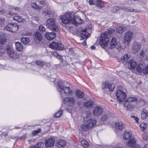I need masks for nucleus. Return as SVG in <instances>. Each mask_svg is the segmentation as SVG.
<instances>
[{
  "label": "nucleus",
  "instance_id": "f257e3e1",
  "mask_svg": "<svg viewBox=\"0 0 148 148\" xmlns=\"http://www.w3.org/2000/svg\"><path fill=\"white\" fill-rule=\"evenodd\" d=\"M58 88L62 97L72 95L73 91L69 86V83L66 81H59L57 82Z\"/></svg>",
  "mask_w": 148,
  "mask_h": 148
},
{
  "label": "nucleus",
  "instance_id": "f03ea898",
  "mask_svg": "<svg viewBox=\"0 0 148 148\" xmlns=\"http://www.w3.org/2000/svg\"><path fill=\"white\" fill-rule=\"evenodd\" d=\"M114 31V30L112 29H108L104 33L101 34L99 44L102 48H104L106 47L109 42L108 36L111 35Z\"/></svg>",
  "mask_w": 148,
  "mask_h": 148
},
{
  "label": "nucleus",
  "instance_id": "7ed1b4c3",
  "mask_svg": "<svg viewBox=\"0 0 148 148\" xmlns=\"http://www.w3.org/2000/svg\"><path fill=\"white\" fill-rule=\"evenodd\" d=\"M137 100V98L135 97H129L125 101L124 105L127 108L128 110H131L135 107Z\"/></svg>",
  "mask_w": 148,
  "mask_h": 148
},
{
  "label": "nucleus",
  "instance_id": "20e7f679",
  "mask_svg": "<svg viewBox=\"0 0 148 148\" xmlns=\"http://www.w3.org/2000/svg\"><path fill=\"white\" fill-rule=\"evenodd\" d=\"M46 26L51 30L56 32L58 30V27L56 25L54 18H48L47 21Z\"/></svg>",
  "mask_w": 148,
  "mask_h": 148
},
{
  "label": "nucleus",
  "instance_id": "39448f33",
  "mask_svg": "<svg viewBox=\"0 0 148 148\" xmlns=\"http://www.w3.org/2000/svg\"><path fill=\"white\" fill-rule=\"evenodd\" d=\"M115 86L113 84H110L108 82H103L102 85V88L104 90L105 93L108 92H112L114 90Z\"/></svg>",
  "mask_w": 148,
  "mask_h": 148
},
{
  "label": "nucleus",
  "instance_id": "423d86ee",
  "mask_svg": "<svg viewBox=\"0 0 148 148\" xmlns=\"http://www.w3.org/2000/svg\"><path fill=\"white\" fill-rule=\"evenodd\" d=\"M72 17L70 13H67L61 16V19L63 23L66 24L69 23H72Z\"/></svg>",
  "mask_w": 148,
  "mask_h": 148
},
{
  "label": "nucleus",
  "instance_id": "0eeeda50",
  "mask_svg": "<svg viewBox=\"0 0 148 148\" xmlns=\"http://www.w3.org/2000/svg\"><path fill=\"white\" fill-rule=\"evenodd\" d=\"M116 95L118 101L120 102L124 101L126 97V93L123 91L119 90L116 93Z\"/></svg>",
  "mask_w": 148,
  "mask_h": 148
},
{
  "label": "nucleus",
  "instance_id": "6e6552de",
  "mask_svg": "<svg viewBox=\"0 0 148 148\" xmlns=\"http://www.w3.org/2000/svg\"><path fill=\"white\" fill-rule=\"evenodd\" d=\"M117 39L116 37H114L112 38L110 42V48L112 49L115 47L117 50H120L121 47V45L120 42L117 41Z\"/></svg>",
  "mask_w": 148,
  "mask_h": 148
},
{
  "label": "nucleus",
  "instance_id": "1a4fd4ad",
  "mask_svg": "<svg viewBox=\"0 0 148 148\" xmlns=\"http://www.w3.org/2000/svg\"><path fill=\"white\" fill-rule=\"evenodd\" d=\"M6 50L8 56L11 59H15L19 58V54L16 52L12 50L9 46L7 47Z\"/></svg>",
  "mask_w": 148,
  "mask_h": 148
},
{
  "label": "nucleus",
  "instance_id": "9d476101",
  "mask_svg": "<svg viewBox=\"0 0 148 148\" xmlns=\"http://www.w3.org/2000/svg\"><path fill=\"white\" fill-rule=\"evenodd\" d=\"M133 36V33L131 31L126 32L123 37V41L125 44H128L131 40Z\"/></svg>",
  "mask_w": 148,
  "mask_h": 148
},
{
  "label": "nucleus",
  "instance_id": "9b49d317",
  "mask_svg": "<svg viewBox=\"0 0 148 148\" xmlns=\"http://www.w3.org/2000/svg\"><path fill=\"white\" fill-rule=\"evenodd\" d=\"M141 45L138 42H134L133 44L132 49V53L134 54L136 53L139 51L141 47Z\"/></svg>",
  "mask_w": 148,
  "mask_h": 148
},
{
  "label": "nucleus",
  "instance_id": "f8f14e48",
  "mask_svg": "<svg viewBox=\"0 0 148 148\" xmlns=\"http://www.w3.org/2000/svg\"><path fill=\"white\" fill-rule=\"evenodd\" d=\"M49 47L52 49H56L59 50H63L64 48V45L62 43H59L53 42L49 45Z\"/></svg>",
  "mask_w": 148,
  "mask_h": 148
},
{
  "label": "nucleus",
  "instance_id": "ddd939ff",
  "mask_svg": "<svg viewBox=\"0 0 148 148\" xmlns=\"http://www.w3.org/2000/svg\"><path fill=\"white\" fill-rule=\"evenodd\" d=\"M55 139L53 137H49L45 140V144L47 147L53 146L54 144Z\"/></svg>",
  "mask_w": 148,
  "mask_h": 148
},
{
  "label": "nucleus",
  "instance_id": "4468645a",
  "mask_svg": "<svg viewBox=\"0 0 148 148\" xmlns=\"http://www.w3.org/2000/svg\"><path fill=\"white\" fill-rule=\"evenodd\" d=\"M83 22V20L78 16L75 15L72 17V24H74L75 26H77L78 24H81Z\"/></svg>",
  "mask_w": 148,
  "mask_h": 148
},
{
  "label": "nucleus",
  "instance_id": "2eb2a0df",
  "mask_svg": "<svg viewBox=\"0 0 148 148\" xmlns=\"http://www.w3.org/2000/svg\"><path fill=\"white\" fill-rule=\"evenodd\" d=\"M103 110L101 107L97 106L94 108L93 111V115L95 116H99L101 114Z\"/></svg>",
  "mask_w": 148,
  "mask_h": 148
},
{
  "label": "nucleus",
  "instance_id": "dca6fc26",
  "mask_svg": "<svg viewBox=\"0 0 148 148\" xmlns=\"http://www.w3.org/2000/svg\"><path fill=\"white\" fill-rule=\"evenodd\" d=\"M76 99L73 97H66L64 99V104L68 103L70 106H72L75 102Z\"/></svg>",
  "mask_w": 148,
  "mask_h": 148
},
{
  "label": "nucleus",
  "instance_id": "f3484780",
  "mask_svg": "<svg viewBox=\"0 0 148 148\" xmlns=\"http://www.w3.org/2000/svg\"><path fill=\"white\" fill-rule=\"evenodd\" d=\"M55 145L57 148H62L66 146V142L63 140H59L56 143Z\"/></svg>",
  "mask_w": 148,
  "mask_h": 148
},
{
  "label": "nucleus",
  "instance_id": "a211bd4d",
  "mask_svg": "<svg viewBox=\"0 0 148 148\" xmlns=\"http://www.w3.org/2000/svg\"><path fill=\"white\" fill-rule=\"evenodd\" d=\"M46 38L48 40H52L56 36V33L54 32H47L45 34Z\"/></svg>",
  "mask_w": 148,
  "mask_h": 148
},
{
  "label": "nucleus",
  "instance_id": "6ab92c4d",
  "mask_svg": "<svg viewBox=\"0 0 148 148\" xmlns=\"http://www.w3.org/2000/svg\"><path fill=\"white\" fill-rule=\"evenodd\" d=\"M115 128L116 129L121 130L125 127V125L121 121H118L115 124Z\"/></svg>",
  "mask_w": 148,
  "mask_h": 148
},
{
  "label": "nucleus",
  "instance_id": "aec40b11",
  "mask_svg": "<svg viewBox=\"0 0 148 148\" xmlns=\"http://www.w3.org/2000/svg\"><path fill=\"white\" fill-rule=\"evenodd\" d=\"M86 122L90 128L94 126L96 124V121L94 118H91L87 120Z\"/></svg>",
  "mask_w": 148,
  "mask_h": 148
},
{
  "label": "nucleus",
  "instance_id": "412c9836",
  "mask_svg": "<svg viewBox=\"0 0 148 148\" xmlns=\"http://www.w3.org/2000/svg\"><path fill=\"white\" fill-rule=\"evenodd\" d=\"M35 64L38 66L42 67L47 66V63L45 61L41 60H36L35 62Z\"/></svg>",
  "mask_w": 148,
  "mask_h": 148
},
{
  "label": "nucleus",
  "instance_id": "4be33fe9",
  "mask_svg": "<svg viewBox=\"0 0 148 148\" xmlns=\"http://www.w3.org/2000/svg\"><path fill=\"white\" fill-rule=\"evenodd\" d=\"M148 116V110L146 108H143L141 114V118L142 119H145Z\"/></svg>",
  "mask_w": 148,
  "mask_h": 148
},
{
  "label": "nucleus",
  "instance_id": "5701e85b",
  "mask_svg": "<svg viewBox=\"0 0 148 148\" xmlns=\"http://www.w3.org/2000/svg\"><path fill=\"white\" fill-rule=\"evenodd\" d=\"M16 49L18 51H21L23 49V47L22 43L19 42H17L15 43Z\"/></svg>",
  "mask_w": 148,
  "mask_h": 148
},
{
  "label": "nucleus",
  "instance_id": "b1692460",
  "mask_svg": "<svg viewBox=\"0 0 148 148\" xmlns=\"http://www.w3.org/2000/svg\"><path fill=\"white\" fill-rule=\"evenodd\" d=\"M132 136V133L129 132L125 131L123 134V139L126 140L129 139Z\"/></svg>",
  "mask_w": 148,
  "mask_h": 148
},
{
  "label": "nucleus",
  "instance_id": "393cba45",
  "mask_svg": "<svg viewBox=\"0 0 148 148\" xmlns=\"http://www.w3.org/2000/svg\"><path fill=\"white\" fill-rule=\"evenodd\" d=\"M132 60L131 59L129 60H128V62H127V63H126L127 65L130 64V66L131 69H134L136 65V62L135 61H132Z\"/></svg>",
  "mask_w": 148,
  "mask_h": 148
},
{
  "label": "nucleus",
  "instance_id": "a878e982",
  "mask_svg": "<svg viewBox=\"0 0 148 148\" xmlns=\"http://www.w3.org/2000/svg\"><path fill=\"white\" fill-rule=\"evenodd\" d=\"M82 131L86 132L88 130L91 128L88 125L86 122L82 125L81 127Z\"/></svg>",
  "mask_w": 148,
  "mask_h": 148
},
{
  "label": "nucleus",
  "instance_id": "bb28decb",
  "mask_svg": "<svg viewBox=\"0 0 148 148\" xmlns=\"http://www.w3.org/2000/svg\"><path fill=\"white\" fill-rule=\"evenodd\" d=\"M136 140L135 139L132 138L131 139L129 140L127 143V145L129 147H132L136 144Z\"/></svg>",
  "mask_w": 148,
  "mask_h": 148
},
{
  "label": "nucleus",
  "instance_id": "cd10ccee",
  "mask_svg": "<svg viewBox=\"0 0 148 148\" xmlns=\"http://www.w3.org/2000/svg\"><path fill=\"white\" fill-rule=\"evenodd\" d=\"M34 35V38L38 40L39 41H40L42 40V36L41 33L38 31L35 32Z\"/></svg>",
  "mask_w": 148,
  "mask_h": 148
},
{
  "label": "nucleus",
  "instance_id": "c85d7f7f",
  "mask_svg": "<svg viewBox=\"0 0 148 148\" xmlns=\"http://www.w3.org/2000/svg\"><path fill=\"white\" fill-rule=\"evenodd\" d=\"M75 94L77 97L79 98H82L84 95L83 92L79 90H77L75 91Z\"/></svg>",
  "mask_w": 148,
  "mask_h": 148
},
{
  "label": "nucleus",
  "instance_id": "c756f323",
  "mask_svg": "<svg viewBox=\"0 0 148 148\" xmlns=\"http://www.w3.org/2000/svg\"><path fill=\"white\" fill-rule=\"evenodd\" d=\"M13 20L18 22H23L24 20L23 18L20 16H15L13 17Z\"/></svg>",
  "mask_w": 148,
  "mask_h": 148
},
{
  "label": "nucleus",
  "instance_id": "7c9ffc66",
  "mask_svg": "<svg viewBox=\"0 0 148 148\" xmlns=\"http://www.w3.org/2000/svg\"><path fill=\"white\" fill-rule=\"evenodd\" d=\"M79 35L81 38V40H82L83 39H87L90 36V34L88 32H82Z\"/></svg>",
  "mask_w": 148,
  "mask_h": 148
},
{
  "label": "nucleus",
  "instance_id": "2f4dec72",
  "mask_svg": "<svg viewBox=\"0 0 148 148\" xmlns=\"http://www.w3.org/2000/svg\"><path fill=\"white\" fill-rule=\"evenodd\" d=\"M18 25L17 24H12V26H11V32H15L18 30Z\"/></svg>",
  "mask_w": 148,
  "mask_h": 148
},
{
  "label": "nucleus",
  "instance_id": "473e14b6",
  "mask_svg": "<svg viewBox=\"0 0 148 148\" xmlns=\"http://www.w3.org/2000/svg\"><path fill=\"white\" fill-rule=\"evenodd\" d=\"M144 66L142 64H139L136 67L137 71L139 73H141L143 72V70Z\"/></svg>",
  "mask_w": 148,
  "mask_h": 148
},
{
  "label": "nucleus",
  "instance_id": "72a5a7b5",
  "mask_svg": "<svg viewBox=\"0 0 148 148\" xmlns=\"http://www.w3.org/2000/svg\"><path fill=\"white\" fill-rule=\"evenodd\" d=\"M94 105V103L91 100H89L85 102L84 103L85 106L87 108L92 107Z\"/></svg>",
  "mask_w": 148,
  "mask_h": 148
},
{
  "label": "nucleus",
  "instance_id": "f704fd0d",
  "mask_svg": "<svg viewBox=\"0 0 148 148\" xmlns=\"http://www.w3.org/2000/svg\"><path fill=\"white\" fill-rule=\"evenodd\" d=\"M44 146L42 142H38L34 146H32L30 148H42Z\"/></svg>",
  "mask_w": 148,
  "mask_h": 148
},
{
  "label": "nucleus",
  "instance_id": "c9c22d12",
  "mask_svg": "<svg viewBox=\"0 0 148 148\" xmlns=\"http://www.w3.org/2000/svg\"><path fill=\"white\" fill-rule=\"evenodd\" d=\"M21 41L24 44L27 45L29 42L30 39L28 37H22Z\"/></svg>",
  "mask_w": 148,
  "mask_h": 148
},
{
  "label": "nucleus",
  "instance_id": "e433bc0d",
  "mask_svg": "<svg viewBox=\"0 0 148 148\" xmlns=\"http://www.w3.org/2000/svg\"><path fill=\"white\" fill-rule=\"evenodd\" d=\"M126 6H120L119 7H115L114 9V10H115V12H116L118 10H121L123 11H126ZM115 12V11H114Z\"/></svg>",
  "mask_w": 148,
  "mask_h": 148
},
{
  "label": "nucleus",
  "instance_id": "4c0bfd02",
  "mask_svg": "<svg viewBox=\"0 0 148 148\" xmlns=\"http://www.w3.org/2000/svg\"><path fill=\"white\" fill-rule=\"evenodd\" d=\"M115 30L117 33L122 34L124 31V27H117L116 28Z\"/></svg>",
  "mask_w": 148,
  "mask_h": 148
},
{
  "label": "nucleus",
  "instance_id": "58836bf2",
  "mask_svg": "<svg viewBox=\"0 0 148 148\" xmlns=\"http://www.w3.org/2000/svg\"><path fill=\"white\" fill-rule=\"evenodd\" d=\"M82 146L84 147H87L89 146L88 143L84 140H82L81 141Z\"/></svg>",
  "mask_w": 148,
  "mask_h": 148
},
{
  "label": "nucleus",
  "instance_id": "ea45409f",
  "mask_svg": "<svg viewBox=\"0 0 148 148\" xmlns=\"http://www.w3.org/2000/svg\"><path fill=\"white\" fill-rule=\"evenodd\" d=\"M95 4L97 6L101 8H102L104 5L103 2L100 0L97 1L95 3Z\"/></svg>",
  "mask_w": 148,
  "mask_h": 148
},
{
  "label": "nucleus",
  "instance_id": "a19ab883",
  "mask_svg": "<svg viewBox=\"0 0 148 148\" xmlns=\"http://www.w3.org/2000/svg\"><path fill=\"white\" fill-rule=\"evenodd\" d=\"M42 14L45 16H48L50 17H51V12L49 10H43V12H42Z\"/></svg>",
  "mask_w": 148,
  "mask_h": 148
},
{
  "label": "nucleus",
  "instance_id": "79ce46f5",
  "mask_svg": "<svg viewBox=\"0 0 148 148\" xmlns=\"http://www.w3.org/2000/svg\"><path fill=\"white\" fill-rule=\"evenodd\" d=\"M11 26H12V23L8 24L4 28V30H7L11 32Z\"/></svg>",
  "mask_w": 148,
  "mask_h": 148
},
{
  "label": "nucleus",
  "instance_id": "37998d69",
  "mask_svg": "<svg viewBox=\"0 0 148 148\" xmlns=\"http://www.w3.org/2000/svg\"><path fill=\"white\" fill-rule=\"evenodd\" d=\"M63 112V110H60L55 113V116L57 118L59 117L60 116Z\"/></svg>",
  "mask_w": 148,
  "mask_h": 148
},
{
  "label": "nucleus",
  "instance_id": "c03bdc74",
  "mask_svg": "<svg viewBox=\"0 0 148 148\" xmlns=\"http://www.w3.org/2000/svg\"><path fill=\"white\" fill-rule=\"evenodd\" d=\"M31 6L33 8L36 10L40 9L41 8V6L38 5L36 3H32Z\"/></svg>",
  "mask_w": 148,
  "mask_h": 148
},
{
  "label": "nucleus",
  "instance_id": "a18cd8bd",
  "mask_svg": "<svg viewBox=\"0 0 148 148\" xmlns=\"http://www.w3.org/2000/svg\"><path fill=\"white\" fill-rule=\"evenodd\" d=\"M147 125L144 123H142L140 125V127L141 130L145 131L146 129Z\"/></svg>",
  "mask_w": 148,
  "mask_h": 148
},
{
  "label": "nucleus",
  "instance_id": "49530a36",
  "mask_svg": "<svg viewBox=\"0 0 148 148\" xmlns=\"http://www.w3.org/2000/svg\"><path fill=\"white\" fill-rule=\"evenodd\" d=\"M38 30L41 32H45L46 31L45 27L42 25H40L38 28Z\"/></svg>",
  "mask_w": 148,
  "mask_h": 148
},
{
  "label": "nucleus",
  "instance_id": "de8ad7c7",
  "mask_svg": "<svg viewBox=\"0 0 148 148\" xmlns=\"http://www.w3.org/2000/svg\"><path fill=\"white\" fill-rule=\"evenodd\" d=\"M6 41V39L5 37L2 38H1L0 40V44L1 45H4Z\"/></svg>",
  "mask_w": 148,
  "mask_h": 148
},
{
  "label": "nucleus",
  "instance_id": "09e8293b",
  "mask_svg": "<svg viewBox=\"0 0 148 148\" xmlns=\"http://www.w3.org/2000/svg\"><path fill=\"white\" fill-rule=\"evenodd\" d=\"M129 58L127 54H126L124 55L122 58L123 60L125 62H127H127H128V59Z\"/></svg>",
  "mask_w": 148,
  "mask_h": 148
},
{
  "label": "nucleus",
  "instance_id": "8fccbe9b",
  "mask_svg": "<svg viewBox=\"0 0 148 148\" xmlns=\"http://www.w3.org/2000/svg\"><path fill=\"white\" fill-rule=\"evenodd\" d=\"M5 50L2 46H0V56H2L5 53Z\"/></svg>",
  "mask_w": 148,
  "mask_h": 148
},
{
  "label": "nucleus",
  "instance_id": "3c124183",
  "mask_svg": "<svg viewBox=\"0 0 148 148\" xmlns=\"http://www.w3.org/2000/svg\"><path fill=\"white\" fill-rule=\"evenodd\" d=\"M8 135V132H6L5 133H3V131L0 132V139L2 137L4 136H6Z\"/></svg>",
  "mask_w": 148,
  "mask_h": 148
},
{
  "label": "nucleus",
  "instance_id": "603ef678",
  "mask_svg": "<svg viewBox=\"0 0 148 148\" xmlns=\"http://www.w3.org/2000/svg\"><path fill=\"white\" fill-rule=\"evenodd\" d=\"M143 73L145 74H148V65L145 66L144 68Z\"/></svg>",
  "mask_w": 148,
  "mask_h": 148
},
{
  "label": "nucleus",
  "instance_id": "864d4df0",
  "mask_svg": "<svg viewBox=\"0 0 148 148\" xmlns=\"http://www.w3.org/2000/svg\"><path fill=\"white\" fill-rule=\"evenodd\" d=\"M39 2L40 4L43 6L45 5L46 3V1L45 0H39Z\"/></svg>",
  "mask_w": 148,
  "mask_h": 148
},
{
  "label": "nucleus",
  "instance_id": "5fc2aeb1",
  "mask_svg": "<svg viewBox=\"0 0 148 148\" xmlns=\"http://www.w3.org/2000/svg\"><path fill=\"white\" fill-rule=\"evenodd\" d=\"M134 9H133L130 6H127L126 12H134Z\"/></svg>",
  "mask_w": 148,
  "mask_h": 148
},
{
  "label": "nucleus",
  "instance_id": "6e6d98bb",
  "mask_svg": "<svg viewBox=\"0 0 148 148\" xmlns=\"http://www.w3.org/2000/svg\"><path fill=\"white\" fill-rule=\"evenodd\" d=\"M108 115L107 114H105L103 115V116L101 118V120L103 121H105L108 119Z\"/></svg>",
  "mask_w": 148,
  "mask_h": 148
},
{
  "label": "nucleus",
  "instance_id": "4d7b16f0",
  "mask_svg": "<svg viewBox=\"0 0 148 148\" xmlns=\"http://www.w3.org/2000/svg\"><path fill=\"white\" fill-rule=\"evenodd\" d=\"M40 132V130L38 129L37 130L34 131L32 132V134L33 135H37L38 133H39Z\"/></svg>",
  "mask_w": 148,
  "mask_h": 148
},
{
  "label": "nucleus",
  "instance_id": "13d9d810",
  "mask_svg": "<svg viewBox=\"0 0 148 148\" xmlns=\"http://www.w3.org/2000/svg\"><path fill=\"white\" fill-rule=\"evenodd\" d=\"M5 21V20L3 18H0V25L2 26Z\"/></svg>",
  "mask_w": 148,
  "mask_h": 148
},
{
  "label": "nucleus",
  "instance_id": "bf43d9fd",
  "mask_svg": "<svg viewBox=\"0 0 148 148\" xmlns=\"http://www.w3.org/2000/svg\"><path fill=\"white\" fill-rule=\"evenodd\" d=\"M12 10H13V11H14L16 13V12H18L21 9L20 8L18 7H15L14 8H13V7H12V8H11Z\"/></svg>",
  "mask_w": 148,
  "mask_h": 148
},
{
  "label": "nucleus",
  "instance_id": "052dcab7",
  "mask_svg": "<svg viewBox=\"0 0 148 148\" xmlns=\"http://www.w3.org/2000/svg\"><path fill=\"white\" fill-rule=\"evenodd\" d=\"M6 12L5 9L2 8H0V15H3Z\"/></svg>",
  "mask_w": 148,
  "mask_h": 148
},
{
  "label": "nucleus",
  "instance_id": "680f3d73",
  "mask_svg": "<svg viewBox=\"0 0 148 148\" xmlns=\"http://www.w3.org/2000/svg\"><path fill=\"white\" fill-rule=\"evenodd\" d=\"M9 14L10 15H13L14 14H16V12L14 11H13V10H11V11H10L9 12Z\"/></svg>",
  "mask_w": 148,
  "mask_h": 148
},
{
  "label": "nucleus",
  "instance_id": "e2e57ef3",
  "mask_svg": "<svg viewBox=\"0 0 148 148\" xmlns=\"http://www.w3.org/2000/svg\"><path fill=\"white\" fill-rule=\"evenodd\" d=\"M97 147H98V148H105V146L102 145H97Z\"/></svg>",
  "mask_w": 148,
  "mask_h": 148
},
{
  "label": "nucleus",
  "instance_id": "0e129e2a",
  "mask_svg": "<svg viewBox=\"0 0 148 148\" xmlns=\"http://www.w3.org/2000/svg\"><path fill=\"white\" fill-rule=\"evenodd\" d=\"M132 148H140V145L138 144H136L132 147Z\"/></svg>",
  "mask_w": 148,
  "mask_h": 148
},
{
  "label": "nucleus",
  "instance_id": "69168bd1",
  "mask_svg": "<svg viewBox=\"0 0 148 148\" xmlns=\"http://www.w3.org/2000/svg\"><path fill=\"white\" fill-rule=\"evenodd\" d=\"M140 55L141 57H143L145 55L144 52L143 51V50H142L141 51L140 53Z\"/></svg>",
  "mask_w": 148,
  "mask_h": 148
},
{
  "label": "nucleus",
  "instance_id": "338daca9",
  "mask_svg": "<svg viewBox=\"0 0 148 148\" xmlns=\"http://www.w3.org/2000/svg\"><path fill=\"white\" fill-rule=\"evenodd\" d=\"M89 3L90 5H92L94 4L93 0H89Z\"/></svg>",
  "mask_w": 148,
  "mask_h": 148
},
{
  "label": "nucleus",
  "instance_id": "774afa93",
  "mask_svg": "<svg viewBox=\"0 0 148 148\" xmlns=\"http://www.w3.org/2000/svg\"><path fill=\"white\" fill-rule=\"evenodd\" d=\"M134 120L136 121V123H138L139 121V119L137 117H134Z\"/></svg>",
  "mask_w": 148,
  "mask_h": 148
}]
</instances>
